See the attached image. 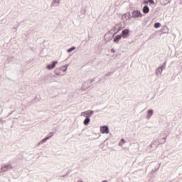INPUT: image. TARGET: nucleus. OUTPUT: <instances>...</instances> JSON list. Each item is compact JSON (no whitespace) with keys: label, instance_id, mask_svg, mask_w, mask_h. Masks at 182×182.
I'll use <instances>...</instances> for the list:
<instances>
[{"label":"nucleus","instance_id":"nucleus-10","mask_svg":"<svg viewBox=\"0 0 182 182\" xmlns=\"http://www.w3.org/2000/svg\"><path fill=\"white\" fill-rule=\"evenodd\" d=\"M161 24L159 23H156V24H154V28H160Z\"/></svg>","mask_w":182,"mask_h":182},{"label":"nucleus","instance_id":"nucleus-13","mask_svg":"<svg viewBox=\"0 0 182 182\" xmlns=\"http://www.w3.org/2000/svg\"><path fill=\"white\" fill-rule=\"evenodd\" d=\"M49 139V137L45 138L42 140L43 142H46L48 139Z\"/></svg>","mask_w":182,"mask_h":182},{"label":"nucleus","instance_id":"nucleus-16","mask_svg":"<svg viewBox=\"0 0 182 182\" xmlns=\"http://www.w3.org/2000/svg\"><path fill=\"white\" fill-rule=\"evenodd\" d=\"M111 52H112V53H115L114 49H112V50H111Z\"/></svg>","mask_w":182,"mask_h":182},{"label":"nucleus","instance_id":"nucleus-19","mask_svg":"<svg viewBox=\"0 0 182 182\" xmlns=\"http://www.w3.org/2000/svg\"><path fill=\"white\" fill-rule=\"evenodd\" d=\"M103 182H107V181H104Z\"/></svg>","mask_w":182,"mask_h":182},{"label":"nucleus","instance_id":"nucleus-11","mask_svg":"<svg viewBox=\"0 0 182 182\" xmlns=\"http://www.w3.org/2000/svg\"><path fill=\"white\" fill-rule=\"evenodd\" d=\"M142 3H143V4H149V1H146V0H144V1H142Z\"/></svg>","mask_w":182,"mask_h":182},{"label":"nucleus","instance_id":"nucleus-4","mask_svg":"<svg viewBox=\"0 0 182 182\" xmlns=\"http://www.w3.org/2000/svg\"><path fill=\"white\" fill-rule=\"evenodd\" d=\"M132 16L134 18L142 17V14L139 11H134L132 12Z\"/></svg>","mask_w":182,"mask_h":182},{"label":"nucleus","instance_id":"nucleus-1","mask_svg":"<svg viewBox=\"0 0 182 182\" xmlns=\"http://www.w3.org/2000/svg\"><path fill=\"white\" fill-rule=\"evenodd\" d=\"M100 132L102 134H108L109 133V129L107 126H102L100 127Z\"/></svg>","mask_w":182,"mask_h":182},{"label":"nucleus","instance_id":"nucleus-9","mask_svg":"<svg viewBox=\"0 0 182 182\" xmlns=\"http://www.w3.org/2000/svg\"><path fill=\"white\" fill-rule=\"evenodd\" d=\"M153 114V110L148 111V117L150 118Z\"/></svg>","mask_w":182,"mask_h":182},{"label":"nucleus","instance_id":"nucleus-18","mask_svg":"<svg viewBox=\"0 0 182 182\" xmlns=\"http://www.w3.org/2000/svg\"><path fill=\"white\" fill-rule=\"evenodd\" d=\"M77 182H82V181H78Z\"/></svg>","mask_w":182,"mask_h":182},{"label":"nucleus","instance_id":"nucleus-5","mask_svg":"<svg viewBox=\"0 0 182 182\" xmlns=\"http://www.w3.org/2000/svg\"><path fill=\"white\" fill-rule=\"evenodd\" d=\"M129 29L126 28L124 30L122 31V36L123 38H126L127 36L129 34Z\"/></svg>","mask_w":182,"mask_h":182},{"label":"nucleus","instance_id":"nucleus-17","mask_svg":"<svg viewBox=\"0 0 182 182\" xmlns=\"http://www.w3.org/2000/svg\"><path fill=\"white\" fill-rule=\"evenodd\" d=\"M122 141L124 144L125 143V141H124V139H122Z\"/></svg>","mask_w":182,"mask_h":182},{"label":"nucleus","instance_id":"nucleus-2","mask_svg":"<svg viewBox=\"0 0 182 182\" xmlns=\"http://www.w3.org/2000/svg\"><path fill=\"white\" fill-rule=\"evenodd\" d=\"M57 63H58V61H53V63H51V64H48L47 66H46V68L48 69V70H53L55 67V65H57Z\"/></svg>","mask_w":182,"mask_h":182},{"label":"nucleus","instance_id":"nucleus-3","mask_svg":"<svg viewBox=\"0 0 182 182\" xmlns=\"http://www.w3.org/2000/svg\"><path fill=\"white\" fill-rule=\"evenodd\" d=\"M93 114L92 111H87V112H84L81 114L82 116H84L85 117H90Z\"/></svg>","mask_w":182,"mask_h":182},{"label":"nucleus","instance_id":"nucleus-12","mask_svg":"<svg viewBox=\"0 0 182 182\" xmlns=\"http://www.w3.org/2000/svg\"><path fill=\"white\" fill-rule=\"evenodd\" d=\"M148 1L151 4H154V0H148Z\"/></svg>","mask_w":182,"mask_h":182},{"label":"nucleus","instance_id":"nucleus-6","mask_svg":"<svg viewBox=\"0 0 182 182\" xmlns=\"http://www.w3.org/2000/svg\"><path fill=\"white\" fill-rule=\"evenodd\" d=\"M122 36L121 35H117V36H115V38H114L113 41L117 42V43L118 41L122 39Z\"/></svg>","mask_w":182,"mask_h":182},{"label":"nucleus","instance_id":"nucleus-15","mask_svg":"<svg viewBox=\"0 0 182 182\" xmlns=\"http://www.w3.org/2000/svg\"><path fill=\"white\" fill-rule=\"evenodd\" d=\"M121 31V28H119V29L118 31H117V32H115V34H117L118 32H119Z\"/></svg>","mask_w":182,"mask_h":182},{"label":"nucleus","instance_id":"nucleus-14","mask_svg":"<svg viewBox=\"0 0 182 182\" xmlns=\"http://www.w3.org/2000/svg\"><path fill=\"white\" fill-rule=\"evenodd\" d=\"M74 50H75V48H72L69 50V52L70 53V52L73 51Z\"/></svg>","mask_w":182,"mask_h":182},{"label":"nucleus","instance_id":"nucleus-7","mask_svg":"<svg viewBox=\"0 0 182 182\" xmlns=\"http://www.w3.org/2000/svg\"><path fill=\"white\" fill-rule=\"evenodd\" d=\"M142 12L144 14H148L149 12V8L148 6H144L142 9Z\"/></svg>","mask_w":182,"mask_h":182},{"label":"nucleus","instance_id":"nucleus-8","mask_svg":"<svg viewBox=\"0 0 182 182\" xmlns=\"http://www.w3.org/2000/svg\"><path fill=\"white\" fill-rule=\"evenodd\" d=\"M90 118H87V117H85V119H84V124L85 125H88V124L90 123Z\"/></svg>","mask_w":182,"mask_h":182}]
</instances>
